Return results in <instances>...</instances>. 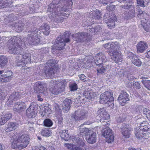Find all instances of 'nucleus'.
Returning a JSON list of instances; mask_svg holds the SVG:
<instances>
[{
  "label": "nucleus",
  "mask_w": 150,
  "mask_h": 150,
  "mask_svg": "<svg viewBox=\"0 0 150 150\" xmlns=\"http://www.w3.org/2000/svg\"><path fill=\"white\" fill-rule=\"evenodd\" d=\"M29 113H28V109L26 111V115H27L29 117L33 118L35 117V114H36L35 112V111L33 110L32 109H30L29 110Z\"/></svg>",
  "instance_id": "46"
},
{
  "label": "nucleus",
  "mask_w": 150,
  "mask_h": 150,
  "mask_svg": "<svg viewBox=\"0 0 150 150\" xmlns=\"http://www.w3.org/2000/svg\"><path fill=\"white\" fill-rule=\"evenodd\" d=\"M40 30H44L43 31V33L47 35H49L50 33L49 26L47 24L45 23L42 25L40 28Z\"/></svg>",
  "instance_id": "31"
},
{
  "label": "nucleus",
  "mask_w": 150,
  "mask_h": 150,
  "mask_svg": "<svg viewBox=\"0 0 150 150\" xmlns=\"http://www.w3.org/2000/svg\"><path fill=\"white\" fill-rule=\"evenodd\" d=\"M79 77L80 78V79L82 81H85L86 80V77L83 74H81L80 75H79Z\"/></svg>",
  "instance_id": "63"
},
{
  "label": "nucleus",
  "mask_w": 150,
  "mask_h": 150,
  "mask_svg": "<svg viewBox=\"0 0 150 150\" xmlns=\"http://www.w3.org/2000/svg\"><path fill=\"white\" fill-rule=\"evenodd\" d=\"M42 110L45 113H49L50 111V109L48 106H44Z\"/></svg>",
  "instance_id": "62"
},
{
  "label": "nucleus",
  "mask_w": 150,
  "mask_h": 150,
  "mask_svg": "<svg viewBox=\"0 0 150 150\" xmlns=\"http://www.w3.org/2000/svg\"><path fill=\"white\" fill-rule=\"evenodd\" d=\"M8 62V59L6 56H0V67H4L6 64Z\"/></svg>",
  "instance_id": "34"
},
{
  "label": "nucleus",
  "mask_w": 150,
  "mask_h": 150,
  "mask_svg": "<svg viewBox=\"0 0 150 150\" xmlns=\"http://www.w3.org/2000/svg\"><path fill=\"white\" fill-rule=\"evenodd\" d=\"M30 109L34 111L36 113V111L38 109V105L35 103H31L29 107L28 108V112L29 113V110Z\"/></svg>",
  "instance_id": "42"
},
{
  "label": "nucleus",
  "mask_w": 150,
  "mask_h": 150,
  "mask_svg": "<svg viewBox=\"0 0 150 150\" xmlns=\"http://www.w3.org/2000/svg\"><path fill=\"white\" fill-rule=\"evenodd\" d=\"M69 36V33L66 31L63 35H61L57 38L54 43V45L56 47V49L59 50L63 49L65 46V43L70 41Z\"/></svg>",
  "instance_id": "5"
},
{
  "label": "nucleus",
  "mask_w": 150,
  "mask_h": 150,
  "mask_svg": "<svg viewBox=\"0 0 150 150\" xmlns=\"http://www.w3.org/2000/svg\"><path fill=\"white\" fill-rule=\"evenodd\" d=\"M20 54L21 55V57H22L24 59V60H23V61H24V62L28 63L29 62L30 58V53L26 52L24 53V52L22 53V52L21 54Z\"/></svg>",
  "instance_id": "32"
},
{
  "label": "nucleus",
  "mask_w": 150,
  "mask_h": 150,
  "mask_svg": "<svg viewBox=\"0 0 150 150\" xmlns=\"http://www.w3.org/2000/svg\"><path fill=\"white\" fill-rule=\"evenodd\" d=\"M36 126V124L32 122H29L27 124L26 127L28 130L32 132L34 131L35 127Z\"/></svg>",
  "instance_id": "44"
},
{
  "label": "nucleus",
  "mask_w": 150,
  "mask_h": 150,
  "mask_svg": "<svg viewBox=\"0 0 150 150\" xmlns=\"http://www.w3.org/2000/svg\"><path fill=\"white\" fill-rule=\"evenodd\" d=\"M70 1L72 3L71 0H54L52 3L49 5L48 8L49 9L50 8L52 7V10L55 11V8H58L59 6V8H61L62 10L66 11V10L63 7Z\"/></svg>",
  "instance_id": "7"
},
{
  "label": "nucleus",
  "mask_w": 150,
  "mask_h": 150,
  "mask_svg": "<svg viewBox=\"0 0 150 150\" xmlns=\"http://www.w3.org/2000/svg\"><path fill=\"white\" fill-rule=\"evenodd\" d=\"M67 131V130H62L59 131L60 136L62 139H64L65 137L68 136Z\"/></svg>",
  "instance_id": "48"
},
{
  "label": "nucleus",
  "mask_w": 150,
  "mask_h": 150,
  "mask_svg": "<svg viewBox=\"0 0 150 150\" xmlns=\"http://www.w3.org/2000/svg\"><path fill=\"white\" fill-rule=\"evenodd\" d=\"M49 51V48L47 47L42 48L40 50V52L43 54H46L48 53Z\"/></svg>",
  "instance_id": "58"
},
{
  "label": "nucleus",
  "mask_w": 150,
  "mask_h": 150,
  "mask_svg": "<svg viewBox=\"0 0 150 150\" xmlns=\"http://www.w3.org/2000/svg\"><path fill=\"white\" fill-rule=\"evenodd\" d=\"M32 150H47V149L43 146H41L40 148L37 147L33 146V147Z\"/></svg>",
  "instance_id": "60"
},
{
  "label": "nucleus",
  "mask_w": 150,
  "mask_h": 150,
  "mask_svg": "<svg viewBox=\"0 0 150 150\" xmlns=\"http://www.w3.org/2000/svg\"><path fill=\"white\" fill-rule=\"evenodd\" d=\"M34 91L37 93H41L43 94L45 93L44 89L41 83H37L34 85Z\"/></svg>",
  "instance_id": "24"
},
{
  "label": "nucleus",
  "mask_w": 150,
  "mask_h": 150,
  "mask_svg": "<svg viewBox=\"0 0 150 150\" xmlns=\"http://www.w3.org/2000/svg\"><path fill=\"white\" fill-rule=\"evenodd\" d=\"M129 95L125 91H122L118 98L120 105H124V104L129 100Z\"/></svg>",
  "instance_id": "12"
},
{
  "label": "nucleus",
  "mask_w": 150,
  "mask_h": 150,
  "mask_svg": "<svg viewBox=\"0 0 150 150\" xmlns=\"http://www.w3.org/2000/svg\"><path fill=\"white\" fill-rule=\"evenodd\" d=\"M9 25H11L12 27H14L16 29L20 31L18 32H20V31L23 30L24 28V24L21 21H19L18 23H16L11 24H9Z\"/></svg>",
  "instance_id": "28"
},
{
  "label": "nucleus",
  "mask_w": 150,
  "mask_h": 150,
  "mask_svg": "<svg viewBox=\"0 0 150 150\" xmlns=\"http://www.w3.org/2000/svg\"><path fill=\"white\" fill-rule=\"evenodd\" d=\"M89 34L88 33L84 32L78 33L74 35L75 38L77 39L79 41L82 42L85 41L88 37Z\"/></svg>",
  "instance_id": "19"
},
{
  "label": "nucleus",
  "mask_w": 150,
  "mask_h": 150,
  "mask_svg": "<svg viewBox=\"0 0 150 150\" xmlns=\"http://www.w3.org/2000/svg\"><path fill=\"white\" fill-rule=\"evenodd\" d=\"M67 82L64 79L60 80H52L50 83L51 85L54 87L50 89V92L54 95H58L64 91Z\"/></svg>",
  "instance_id": "3"
},
{
  "label": "nucleus",
  "mask_w": 150,
  "mask_h": 150,
  "mask_svg": "<svg viewBox=\"0 0 150 150\" xmlns=\"http://www.w3.org/2000/svg\"><path fill=\"white\" fill-rule=\"evenodd\" d=\"M11 77H2V81L8 82L10 81L11 79Z\"/></svg>",
  "instance_id": "61"
},
{
  "label": "nucleus",
  "mask_w": 150,
  "mask_h": 150,
  "mask_svg": "<svg viewBox=\"0 0 150 150\" xmlns=\"http://www.w3.org/2000/svg\"><path fill=\"white\" fill-rule=\"evenodd\" d=\"M82 135H83L80 134L75 136L73 140L74 143L76 144L77 145L83 146L85 144L82 139Z\"/></svg>",
  "instance_id": "25"
},
{
  "label": "nucleus",
  "mask_w": 150,
  "mask_h": 150,
  "mask_svg": "<svg viewBox=\"0 0 150 150\" xmlns=\"http://www.w3.org/2000/svg\"><path fill=\"white\" fill-rule=\"evenodd\" d=\"M26 108L25 103L22 102H18L15 104L13 107V110L15 112L21 114Z\"/></svg>",
  "instance_id": "13"
},
{
  "label": "nucleus",
  "mask_w": 150,
  "mask_h": 150,
  "mask_svg": "<svg viewBox=\"0 0 150 150\" xmlns=\"http://www.w3.org/2000/svg\"><path fill=\"white\" fill-rule=\"evenodd\" d=\"M115 8V6L113 5H108L106 7L107 9L109 11H113Z\"/></svg>",
  "instance_id": "59"
},
{
  "label": "nucleus",
  "mask_w": 150,
  "mask_h": 150,
  "mask_svg": "<svg viewBox=\"0 0 150 150\" xmlns=\"http://www.w3.org/2000/svg\"><path fill=\"white\" fill-rule=\"evenodd\" d=\"M126 54L127 58L130 59L131 61L136 56L135 54L131 52H127Z\"/></svg>",
  "instance_id": "51"
},
{
  "label": "nucleus",
  "mask_w": 150,
  "mask_h": 150,
  "mask_svg": "<svg viewBox=\"0 0 150 150\" xmlns=\"http://www.w3.org/2000/svg\"><path fill=\"white\" fill-rule=\"evenodd\" d=\"M142 130L136 128L135 129L134 133L136 137L138 139H141L144 137V134Z\"/></svg>",
  "instance_id": "33"
},
{
  "label": "nucleus",
  "mask_w": 150,
  "mask_h": 150,
  "mask_svg": "<svg viewBox=\"0 0 150 150\" xmlns=\"http://www.w3.org/2000/svg\"><path fill=\"white\" fill-rule=\"evenodd\" d=\"M52 132L50 131L49 129L44 128L42 129L41 134L44 136L48 137L50 136Z\"/></svg>",
  "instance_id": "37"
},
{
  "label": "nucleus",
  "mask_w": 150,
  "mask_h": 150,
  "mask_svg": "<svg viewBox=\"0 0 150 150\" xmlns=\"http://www.w3.org/2000/svg\"><path fill=\"white\" fill-rule=\"evenodd\" d=\"M21 93L19 92H15L11 95V98L15 101L18 100L21 98Z\"/></svg>",
  "instance_id": "35"
},
{
  "label": "nucleus",
  "mask_w": 150,
  "mask_h": 150,
  "mask_svg": "<svg viewBox=\"0 0 150 150\" xmlns=\"http://www.w3.org/2000/svg\"><path fill=\"white\" fill-rule=\"evenodd\" d=\"M12 117V114L9 113H7L3 117L5 120L6 121H7L11 118Z\"/></svg>",
  "instance_id": "55"
},
{
  "label": "nucleus",
  "mask_w": 150,
  "mask_h": 150,
  "mask_svg": "<svg viewBox=\"0 0 150 150\" xmlns=\"http://www.w3.org/2000/svg\"><path fill=\"white\" fill-rule=\"evenodd\" d=\"M57 70L55 69L47 67L45 71L46 77L48 78H52Z\"/></svg>",
  "instance_id": "23"
},
{
  "label": "nucleus",
  "mask_w": 150,
  "mask_h": 150,
  "mask_svg": "<svg viewBox=\"0 0 150 150\" xmlns=\"http://www.w3.org/2000/svg\"><path fill=\"white\" fill-rule=\"evenodd\" d=\"M142 82L144 86L148 89L150 90V81L149 80H143Z\"/></svg>",
  "instance_id": "49"
},
{
  "label": "nucleus",
  "mask_w": 150,
  "mask_h": 150,
  "mask_svg": "<svg viewBox=\"0 0 150 150\" xmlns=\"http://www.w3.org/2000/svg\"><path fill=\"white\" fill-rule=\"evenodd\" d=\"M52 9V7L51 8H50L49 9L48 8L47 11L52 12V13L53 12L54 14V16L52 17V16L53 14L51 13L49 16L50 18L51 17L52 18V20L54 21L57 23L62 22L64 18L63 17V16L58 12V10L60 11V9L58 10L57 8H55V11H53Z\"/></svg>",
  "instance_id": "8"
},
{
  "label": "nucleus",
  "mask_w": 150,
  "mask_h": 150,
  "mask_svg": "<svg viewBox=\"0 0 150 150\" xmlns=\"http://www.w3.org/2000/svg\"><path fill=\"white\" fill-rule=\"evenodd\" d=\"M148 47V45L145 42L140 41L137 44V47L138 53L143 52Z\"/></svg>",
  "instance_id": "17"
},
{
  "label": "nucleus",
  "mask_w": 150,
  "mask_h": 150,
  "mask_svg": "<svg viewBox=\"0 0 150 150\" xmlns=\"http://www.w3.org/2000/svg\"><path fill=\"white\" fill-rule=\"evenodd\" d=\"M4 73L2 75H1L2 77H10L11 78L13 77L12 75L13 74V73L10 70H5Z\"/></svg>",
  "instance_id": "41"
},
{
  "label": "nucleus",
  "mask_w": 150,
  "mask_h": 150,
  "mask_svg": "<svg viewBox=\"0 0 150 150\" xmlns=\"http://www.w3.org/2000/svg\"><path fill=\"white\" fill-rule=\"evenodd\" d=\"M133 64L137 67H140L142 64V62L136 56L131 61Z\"/></svg>",
  "instance_id": "36"
},
{
  "label": "nucleus",
  "mask_w": 150,
  "mask_h": 150,
  "mask_svg": "<svg viewBox=\"0 0 150 150\" xmlns=\"http://www.w3.org/2000/svg\"><path fill=\"white\" fill-rule=\"evenodd\" d=\"M16 17L15 16L12 15H9L7 18H5V21L7 23H13V21H14L16 18ZM8 24L9 25V24Z\"/></svg>",
  "instance_id": "38"
},
{
  "label": "nucleus",
  "mask_w": 150,
  "mask_h": 150,
  "mask_svg": "<svg viewBox=\"0 0 150 150\" xmlns=\"http://www.w3.org/2000/svg\"><path fill=\"white\" fill-rule=\"evenodd\" d=\"M133 82V86L135 88L137 89H139L141 88V85L139 82L134 81Z\"/></svg>",
  "instance_id": "56"
},
{
  "label": "nucleus",
  "mask_w": 150,
  "mask_h": 150,
  "mask_svg": "<svg viewBox=\"0 0 150 150\" xmlns=\"http://www.w3.org/2000/svg\"><path fill=\"white\" fill-rule=\"evenodd\" d=\"M72 101L71 99L66 98L62 104V110L64 112H67L71 106Z\"/></svg>",
  "instance_id": "16"
},
{
  "label": "nucleus",
  "mask_w": 150,
  "mask_h": 150,
  "mask_svg": "<svg viewBox=\"0 0 150 150\" xmlns=\"http://www.w3.org/2000/svg\"><path fill=\"white\" fill-rule=\"evenodd\" d=\"M86 135V139L90 144H93L96 141V133L91 130L88 131Z\"/></svg>",
  "instance_id": "14"
},
{
  "label": "nucleus",
  "mask_w": 150,
  "mask_h": 150,
  "mask_svg": "<svg viewBox=\"0 0 150 150\" xmlns=\"http://www.w3.org/2000/svg\"><path fill=\"white\" fill-rule=\"evenodd\" d=\"M143 28L147 32L150 31V22L149 21H148L145 23L144 26Z\"/></svg>",
  "instance_id": "52"
},
{
  "label": "nucleus",
  "mask_w": 150,
  "mask_h": 150,
  "mask_svg": "<svg viewBox=\"0 0 150 150\" xmlns=\"http://www.w3.org/2000/svg\"><path fill=\"white\" fill-rule=\"evenodd\" d=\"M18 125L17 123L16 122H10L8 123L7 128L9 130L12 131L16 128Z\"/></svg>",
  "instance_id": "40"
},
{
  "label": "nucleus",
  "mask_w": 150,
  "mask_h": 150,
  "mask_svg": "<svg viewBox=\"0 0 150 150\" xmlns=\"http://www.w3.org/2000/svg\"><path fill=\"white\" fill-rule=\"evenodd\" d=\"M137 1L138 4L142 7L145 6L149 2H146V0H137Z\"/></svg>",
  "instance_id": "50"
},
{
  "label": "nucleus",
  "mask_w": 150,
  "mask_h": 150,
  "mask_svg": "<svg viewBox=\"0 0 150 150\" xmlns=\"http://www.w3.org/2000/svg\"><path fill=\"white\" fill-rule=\"evenodd\" d=\"M107 52L111 53L113 57L112 59L116 63H118L122 61V55L121 52L118 51L117 46L113 43H109L104 45Z\"/></svg>",
  "instance_id": "4"
},
{
  "label": "nucleus",
  "mask_w": 150,
  "mask_h": 150,
  "mask_svg": "<svg viewBox=\"0 0 150 150\" xmlns=\"http://www.w3.org/2000/svg\"><path fill=\"white\" fill-rule=\"evenodd\" d=\"M69 87L71 91H74L77 90L78 86L75 83H70Z\"/></svg>",
  "instance_id": "47"
},
{
  "label": "nucleus",
  "mask_w": 150,
  "mask_h": 150,
  "mask_svg": "<svg viewBox=\"0 0 150 150\" xmlns=\"http://www.w3.org/2000/svg\"><path fill=\"white\" fill-rule=\"evenodd\" d=\"M4 118L0 117V125H3L6 122V121Z\"/></svg>",
  "instance_id": "64"
},
{
  "label": "nucleus",
  "mask_w": 150,
  "mask_h": 150,
  "mask_svg": "<svg viewBox=\"0 0 150 150\" xmlns=\"http://www.w3.org/2000/svg\"><path fill=\"white\" fill-rule=\"evenodd\" d=\"M103 135L105 138L108 139V142H111L113 141L114 136L112 133L111 130L109 127L105 128L103 132Z\"/></svg>",
  "instance_id": "15"
},
{
  "label": "nucleus",
  "mask_w": 150,
  "mask_h": 150,
  "mask_svg": "<svg viewBox=\"0 0 150 150\" xmlns=\"http://www.w3.org/2000/svg\"><path fill=\"white\" fill-rule=\"evenodd\" d=\"M119 2L120 3L123 2L125 3V5L123 6H121V11L122 12H123L124 11V9H128L130 8L133 7V6L131 4V3L132 2V0H119Z\"/></svg>",
  "instance_id": "20"
},
{
  "label": "nucleus",
  "mask_w": 150,
  "mask_h": 150,
  "mask_svg": "<svg viewBox=\"0 0 150 150\" xmlns=\"http://www.w3.org/2000/svg\"><path fill=\"white\" fill-rule=\"evenodd\" d=\"M114 98L113 94L109 91H107L103 93L100 96V103H108L109 105L113 104Z\"/></svg>",
  "instance_id": "6"
},
{
  "label": "nucleus",
  "mask_w": 150,
  "mask_h": 150,
  "mask_svg": "<svg viewBox=\"0 0 150 150\" xmlns=\"http://www.w3.org/2000/svg\"><path fill=\"white\" fill-rule=\"evenodd\" d=\"M143 112L144 114L146 115L147 117L148 116V115H149L150 114V110L146 108H144L143 109Z\"/></svg>",
  "instance_id": "57"
},
{
  "label": "nucleus",
  "mask_w": 150,
  "mask_h": 150,
  "mask_svg": "<svg viewBox=\"0 0 150 150\" xmlns=\"http://www.w3.org/2000/svg\"><path fill=\"white\" fill-rule=\"evenodd\" d=\"M63 120V119L61 117H59L58 119V126L60 128H62L63 125L62 122Z\"/></svg>",
  "instance_id": "54"
},
{
  "label": "nucleus",
  "mask_w": 150,
  "mask_h": 150,
  "mask_svg": "<svg viewBox=\"0 0 150 150\" xmlns=\"http://www.w3.org/2000/svg\"><path fill=\"white\" fill-rule=\"evenodd\" d=\"M110 67L109 65L103 64L102 65L98 66L97 69L98 72V75L100 74H105L106 71L109 70Z\"/></svg>",
  "instance_id": "18"
},
{
  "label": "nucleus",
  "mask_w": 150,
  "mask_h": 150,
  "mask_svg": "<svg viewBox=\"0 0 150 150\" xmlns=\"http://www.w3.org/2000/svg\"><path fill=\"white\" fill-rule=\"evenodd\" d=\"M88 131H90V130H89L88 128L86 127L83 128L81 130L80 134H83V135L85 134V137H86V135L87 134L86 133H87Z\"/></svg>",
  "instance_id": "53"
},
{
  "label": "nucleus",
  "mask_w": 150,
  "mask_h": 150,
  "mask_svg": "<svg viewBox=\"0 0 150 150\" xmlns=\"http://www.w3.org/2000/svg\"><path fill=\"white\" fill-rule=\"evenodd\" d=\"M87 112L83 109H79L71 114V117L75 121L82 120L87 116Z\"/></svg>",
  "instance_id": "9"
},
{
  "label": "nucleus",
  "mask_w": 150,
  "mask_h": 150,
  "mask_svg": "<svg viewBox=\"0 0 150 150\" xmlns=\"http://www.w3.org/2000/svg\"><path fill=\"white\" fill-rule=\"evenodd\" d=\"M146 121H143L142 122H140L139 124L141 125L140 127H139V129L140 130H142V131L145 132L147 131L149 129V128L147 127L145 124H147Z\"/></svg>",
  "instance_id": "39"
},
{
  "label": "nucleus",
  "mask_w": 150,
  "mask_h": 150,
  "mask_svg": "<svg viewBox=\"0 0 150 150\" xmlns=\"http://www.w3.org/2000/svg\"><path fill=\"white\" fill-rule=\"evenodd\" d=\"M97 116L99 117L100 119V122H105L107 123V122L104 120H107L110 118V115L107 113L105 109L104 108H101L99 109L97 112Z\"/></svg>",
  "instance_id": "10"
},
{
  "label": "nucleus",
  "mask_w": 150,
  "mask_h": 150,
  "mask_svg": "<svg viewBox=\"0 0 150 150\" xmlns=\"http://www.w3.org/2000/svg\"><path fill=\"white\" fill-rule=\"evenodd\" d=\"M5 0H0V8H6L9 5V2L7 1V2H5Z\"/></svg>",
  "instance_id": "45"
},
{
  "label": "nucleus",
  "mask_w": 150,
  "mask_h": 150,
  "mask_svg": "<svg viewBox=\"0 0 150 150\" xmlns=\"http://www.w3.org/2000/svg\"><path fill=\"white\" fill-rule=\"evenodd\" d=\"M121 129L123 136L126 138H129L130 137V131L129 129V125L124 124L121 127Z\"/></svg>",
  "instance_id": "21"
},
{
  "label": "nucleus",
  "mask_w": 150,
  "mask_h": 150,
  "mask_svg": "<svg viewBox=\"0 0 150 150\" xmlns=\"http://www.w3.org/2000/svg\"><path fill=\"white\" fill-rule=\"evenodd\" d=\"M44 125L46 127H50L53 125V122L51 120L49 119H45L43 122Z\"/></svg>",
  "instance_id": "43"
},
{
  "label": "nucleus",
  "mask_w": 150,
  "mask_h": 150,
  "mask_svg": "<svg viewBox=\"0 0 150 150\" xmlns=\"http://www.w3.org/2000/svg\"><path fill=\"white\" fill-rule=\"evenodd\" d=\"M30 139L29 136L26 134H23L18 137L16 135H13L11 140V147L16 149H23L27 146Z\"/></svg>",
  "instance_id": "2"
},
{
  "label": "nucleus",
  "mask_w": 150,
  "mask_h": 150,
  "mask_svg": "<svg viewBox=\"0 0 150 150\" xmlns=\"http://www.w3.org/2000/svg\"><path fill=\"white\" fill-rule=\"evenodd\" d=\"M37 31L36 28L33 25L31 30L28 32V38L27 40L25 38L14 37L11 38L7 43L9 49V52L14 54H21L23 51L22 45L26 43L29 45H36L39 44L40 39L37 35Z\"/></svg>",
  "instance_id": "1"
},
{
  "label": "nucleus",
  "mask_w": 150,
  "mask_h": 150,
  "mask_svg": "<svg viewBox=\"0 0 150 150\" xmlns=\"http://www.w3.org/2000/svg\"><path fill=\"white\" fill-rule=\"evenodd\" d=\"M58 61L55 59H50L47 62L46 67L51 68L52 69H55L58 70L59 68L57 64Z\"/></svg>",
  "instance_id": "26"
},
{
  "label": "nucleus",
  "mask_w": 150,
  "mask_h": 150,
  "mask_svg": "<svg viewBox=\"0 0 150 150\" xmlns=\"http://www.w3.org/2000/svg\"><path fill=\"white\" fill-rule=\"evenodd\" d=\"M91 17L93 19L95 20H99L102 17V14L101 12L98 10H96L91 13Z\"/></svg>",
  "instance_id": "27"
},
{
  "label": "nucleus",
  "mask_w": 150,
  "mask_h": 150,
  "mask_svg": "<svg viewBox=\"0 0 150 150\" xmlns=\"http://www.w3.org/2000/svg\"><path fill=\"white\" fill-rule=\"evenodd\" d=\"M83 96L87 99H90L93 98V92L90 90L86 89L83 93Z\"/></svg>",
  "instance_id": "29"
},
{
  "label": "nucleus",
  "mask_w": 150,
  "mask_h": 150,
  "mask_svg": "<svg viewBox=\"0 0 150 150\" xmlns=\"http://www.w3.org/2000/svg\"><path fill=\"white\" fill-rule=\"evenodd\" d=\"M106 57L105 56H98L96 59V60L95 61V64L98 66L100 65H102L104 64L103 62H105L106 61L105 60Z\"/></svg>",
  "instance_id": "30"
},
{
  "label": "nucleus",
  "mask_w": 150,
  "mask_h": 150,
  "mask_svg": "<svg viewBox=\"0 0 150 150\" xmlns=\"http://www.w3.org/2000/svg\"><path fill=\"white\" fill-rule=\"evenodd\" d=\"M116 17L114 16H109L108 14H105L103 16V19L105 23L107 24L108 26L110 29L113 28L115 25V21Z\"/></svg>",
  "instance_id": "11"
},
{
  "label": "nucleus",
  "mask_w": 150,
  "mask_h": 150,
  "mask_svg": "<svg viewBox=\"0 0 150 150\" xmlns=\"http://www.w3.org/2000/svg\"><path fill=\"white\" fill-rule=\"evenodd\" d=\"M131 8H133L131 11H125L123 14V16L125 19H129L133 18L135 16V9L134 7Z\"/></svg>",
  "instance_id": "22"
}]
</instances>
